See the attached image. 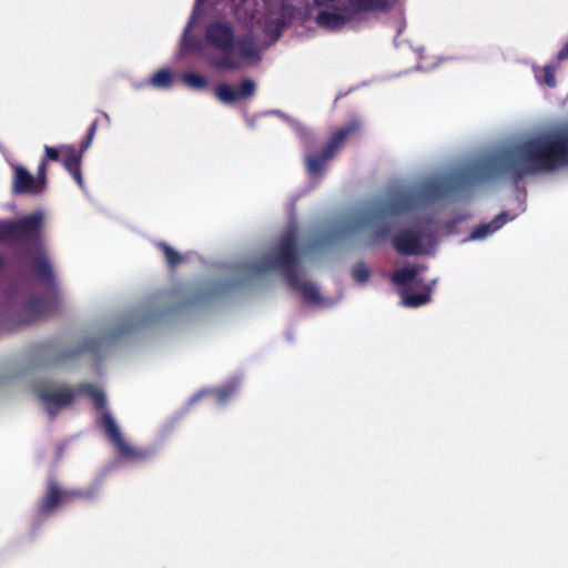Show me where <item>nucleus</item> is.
<instances>
[{
    "instance_id": "nucleus-1",
    "label": "nucleus",
    "mask_w": 568,
    "mask_h": 568,
    "mask_svg": "<svg viewBox=\"0 0 568 568\" xmlns=\"http://www.w3.org/2000/svg\"><path fill=\"white\" fill-rule=\"evenodd\" d=\"M532 173V136L507 145L494 154L470 163L445 179L423 183L418 187L397 192L371 216L354 221L351 229L357 231L384 216H398L427 207L450 194L478 183L506 178L517 184Z\"/></svg>"
},
{
    "instance_id": "nucleus-2",
    "label": "nucleus",
    "mask_w": 568,
    "mask_h": 568,
    "mask_svg": "<svg viewBox=\"0 0 568 568\" xmlns=\"http://www.w3.org/2000/svg\"><path fill=\"white\" fill-rule=\"evenodd\" d=\"M298 258L300 254L296 236L291 232L282 237L276 252L262 262L260 270L281 271L288 286L292 290L300 292L305 302L310 304H320L322 302V296L316 285L312 282L300 280Z\"/></svg>"
},
{
    "instance_id": "nucleus-3",
    "label": "nucleus",
    "mask_w": 568,
    "mask_h": 568,
    "mask_svg": "<svg viewBox=\"0 0 568 568\" xmlns=\"http://www.w3.org/2000/svg\"><path fill=\"white\" fill-rule=\"evenodd\" d=\"M205 41L221 51L224 57L215 62L217 69L237 70L241 62L232 57L234 51L242 59H258L260 52L254 41L246 36L235 37L233 24L229 21L215 20L206 24Z\"/></svg>"
},
{
    "instance_id": "nucleus-4",
    "label": "nucleus",
    "mask_w": 568,
    "mask_h": 568,
    "mask_svg": "<svg viewBox=\"0 0 568 568\" xmlns=\"http://www.w3.org/2000/svg\"><path fill=\"white\" fill-rule=\"evenodd\" d=\"M77 392L90 397L93 400L94 409L101 412L99 424L121 459L140 463L146 460L151 456L150 450L133 447L124 439L112 414L105 409L106 395L103 389L92 383H81L77 386Z\"/></svg>"
},
{
    "instance_id": "nucleus-5",
    "label": "nucleus",
    "mask_w": 568,
    "mask_h": 568,
    "mask_svg": "<svg viewBox=\"0 0 568 568\" xmlns=\"http://www.w3.org/2000/svg\"><path fill=\"white\" fill-rule=\"evenodd\" d=\"M388 8L384 0H347L344 6H338L333 11H320L315 22L322 28L336 31L349 22L365 19L369 12Z\"/></svg>"
},
{
    "instance_id": "nucleus-6",
    "label": "nucleus",
    "mask_w": 568,
    "mask_h": 568,
    "mask_svg": "<svg viewBox=\"0 0 568 568\" xmlns=\"http://www.w3.org/2000/svg\"><path fill=\"white\" fill-rule=\"evenodd\" d=\"M359 130L361 123L357 120H353L346 125L335 130L321 152L310 153L305 156L308 174L312 176L322 175L326 164L335 158L336 153L343 148L346 141Z\"/></svg>"
},
{
    "instance_id": "nucleus-7",
    "label": "nucleus",
    "mask_w": 568,
    "mask_h": 568,
    "mask_svg": "<svg viewBox=\"0 0 568 568\" xmlns=\"http://www.w3.org/2000/svg\"><path fill=\"white\" fill-rule=\"evenodd\" d=\"M34 394L51 417H54L60 408L71 404L75 395L73 389L67 385L55 386L44 382L34 386Z\"/></svg>"
},
{
    "instance_id": "nucleus-8",
    "label": "nucleus",
    "mask_w": 568,
    "mask_h": 568,
    "mask_svg": "<svg viewBox=\"0 0 568 568\" xmlns=\"http://www.w3.org/2000/svg\"><path fill=\"white\" fill-rule=\"evenodd\" d=\"M98 129V121L95 120L89 128L87 136L82 140L80 150H75L72 145H62V159L61 162L65 170L72 175L77 184L84 190L83 176L81 173V160L83 153L91 145L93 138Z\"/></svg>"
},
{
    "instance_id": "nucleus-9",
    "label": "nucleus",
    "mask_w": 568,
    "mask_h": 568,
    "mask_svg": "<svg viewBox=\"0 0 568 568\" xmlns=\"http://www.w3.org/2000/svg\"><path fill=\"white\" fill-rule=\"evenodd\" d=\"M44 215L41 211L32 212L12 221L14 242H23L39 247L42 242Z\"/></svg>"
},
{
    "instance_id": "nucleus-10",
    "label": "nucleus",
    "mask_w": 568,
    "mask_h": 568,
    "mask_svg": "<svg viewBox=\"0 0 568 568\" xmlns=\"http://www.w3.org/2000/svg\"><path fill=\"white\" fill-rule=\"evenodd\" d=\"M392 245L395 251L405 256H414L423 253V234L413 229H402L392 239Z\"/></svg>"
},
{
    "instance_id": "nucleus-11",
    "label": "nucleus",
    "mask_w": 568,
    "mask_h": 568,
    "mask_svg": "<svg viewBox=\"0 0 568 568\" xmlns=\"http://www.w3.org/2000/svg\"><path fill=\"white\" fill-rule=\"evenodd\" d=\"M256 84L252 79H243L237 89L232 88L226 83L217 84L214 93L215 97L223 103L232 104L241 99H248L255 94Z\"/></svg>"
},
{
    "instance_id": "nucleus-12",
    "label": "nucleus",
    "mask_w": 568,
    "mask_h": 568,
    "mask_svg": "<svg viewBox=\"0 0 568 568\" xmlns=\"http://www.w3.org/2000/svg\"><path fill=\"white\" fill-rule=\"evenodd\" d=\"M62 504H64L63 489L53 477L48 478L45 494L38 506L39 515L49 516Z\"/></svg>"
},
{
    "instance_id": "nucleus-13",
    "label": "nucleus",
    "mask_w": 568,
    "mask_h": 568,
    "mask_svg": "<svg viewBox=\"0 0 568 568\" xmlns=\"http://www.w3.org/2000/svg\"><path fill=\"white\" fill-rule=\"evenodd\" d=\"M12 190L18 194L38 195L43 192L34 176L23 166H16Z\"/></svg>"
},
{
    "instance_id": "nucleus-14",
    "label": "nucleus",
    "mask_w": 568,
    "mask_h": 568,
    "mask_svg": "<svg viewBox=\"0 0 568 568\" xmlns=\"http://www.w3.org/2000/svg\"><path fill=\"white\" fill-rule=\"evenodd\" d=\"M423 292L420 293H414V292H407L403 290L400 292L403 304L407 307H419L422 305L427 304L432 298V292L434 290V286L436 285V280L432 281L427 284H418Z\"/></svg>"
},
{
    "instance_id": "nucleus-15",
    "label": "nucleus",
    "mask_w": 568,
    "mask_h": 568,
    "mask_svg": "<svg viewBox=\"0 0 568 568\" xmlns=\"http://www.w3.org/2000/svg\"><path fill=\"white\" fill-rule=\"evenodd\" d=\"M426 270V266L423 264H414L410 266H404L399 270H396L392 276V282L400 287H405L412 282H416V284H420L422 281L417 280L418 274L424 272Z\"/></svg>"
},
{
    "instance_id": "nucleus-16",
    "label": "nucleus",
    "mask_w": 568,
    "mask_h": 568,
    "mask_svg": "<svg viewBox=\"0 0 568 568\" xmlns=\"http://www.w3.org/2000/svg\"><path fill=\"white\" fill-rule=\"evenodd\" d=\"M566 59H568V42L557 53L556 59L542 68V77L539 79V82L549 88H555L557 84V69L559 63Z\"/></svg>"
},
{
    "instance_id": "nucleus-17",
    "label": "nucleus",
    "mask_w": 568,
    "mask_h": 568,
    "mask_svg": "<svg viewBox=\"0 0 568 568\" xmlns=\"http://www.w3.org/2000/svg\"><path fill=\"white\" fill-rule=\"evenodd\" d=\"M508 221V213L501 212L489 223H483L473 229L469 239L481 240L499 230Z\"/></svg>"
},
{
    "instance_id": "nucleus-18",
    "label": "nucleus",
    "mask_w": 568,
    "mask_h": 568,
    "mask_svg": "<svg viewBox=\"0 0 568 568\" xmlns=\"http://www.w3.org/2000/svg\"><path fill=\"white\" fill-rule=\"evenodd\" d=\"M33 271L36 276L47 283H53L54 274L48 258L42 254H38L33 258Z\"/></svg>"
},
{
    "instance_id": "nucleus-19",
    "label": "nucleus",
    "mask_w": 568,
    "mask_h": 568,
    "mask_svg": "<svg viewBox=\"0 0 568 568\" xmlns=\"http://www.w3.org/2000/svg\"><path fill=\"white\" fill-rule=\"evenodd\" d=\"M232 286L231 283H226L222 286H219L216 288H210L207 291H204V292H200L197 294H194L193 296H191L190 298H187L183 305L184 306H187V305H193V304H200L206 300H210L214 296H217V295H221L222 293L226 292L230 287Z\"/></svg>"
},
{
    "instance_id": "nucleus-20",
    "label": "nucleus",
    "mask_w": 568,
    "mask_h": 568,
    "mask_svg": "<svg viewBox=\"0 0 568 568\" xmlns=\"http://www.w3.org/2000/svg\"><path fill=\"white\" fill-rule=\"evenodd\" d=\"M158 247L162 251L170 268L174 270L178 265H180L183 262V256L181 255V253L174 250L169 244L161 242L158 244Z\"/></svg>"
},
{
    "instance_id": "nucleus-21",
    "label": "nucleus",
    "mask_w": 568,
    "mask_h": 568,
    "mask_svg": "<svg viewBox=\"0 0 568 568\" xmlns=\"http://www.w3.org/2000/svg\"><path fill=\"white\" fill-rule=\"evenodd\" d=\"M150 83L155 88L168 89L173 84V74L168 69H161L152 75Z\"/></svg>"
},
{
    "instance_id": "nucleus-22",
    "label": "nucleus",
    "mask_w": 568,
    "mask_h": 568,
    "mask_svg": "<svg viewBox=\"0 0 568 568\" xmlns=\"http://www.w3.org/2000/svg\"><path fill=\"white\" fill-rule=\"evenodd\" d=\"M94 496V489H63L64 504H70L77 499L91 500Z\"/></svg>"
},
{
    "instance_id": "nucleus-23",
    "label": "nucleus",
    "mask_w": 568,
    "mask_h": 568,
    "mask_svg": "<svg viewBox=\"0 0 568 568\" xmlns=\"http://www.w3.org/2000/svg\"><path fill=\"white\" fill-rule=\"evenodd\" d=\"M49 310V304L39 300L32 298L26 304V311L33 318L44 315Z\"/></svg>"
},
{
    "instance_id": "nucleus-24",
    "label": "nucleus",
    "mask_w": 568,
    "mask_h": 568,
    "mask_svg": "<svg viewBox=\"0 0 568 568\" xmlns=\"http://www.w3.org/2000/svg\"><path fill=\"white\" fill-rule=\"evenodd\" d=\"M182 79L187 87L196 90H202L207 85V79L195 72H186L183 74Z\"/></svg>"
},
{
    "instance_id": "nucleus-25",
    "label": "nucleus",
    "mask_w": 568,
    "mask_h": 568,
    "mask_svg": "<svg viewBox=\"0 0 568 568\" xmlns=\"http://www.w3.org/2000/svg\"><path fill=\"white\" fill-rule=\"evenodd\" d=\"M99 345H100V341L94 338V337H90L88 339H85L82 345H80L78 348L71 351L70 353H68L64 357L65 358H72L77 355H80L82 353H88V352H95L98 348H99Z\"/></svg>"
},
{
    "instance_id": "nucleus-26",
    "label": "nucleus",
    "mask_w": 568,
    "mask_h": 568,
    "mask_svg": "<svg viewBox=\"0 0 568 568\" xmlns=\"http://www.w3.org/2000/svg\"><path fill=\"white\" fill-rule=\"evenodd\" d=\"M371 272L364 262H357L352 268V276L357 283L368 281Z\"/></svg>"
},
{
    "instance_id": "nucleus-27",
    "label": "nucleus",
    "mask_w": 568,
    "mask_h": 568,
    "mask_svg": "<svg viewBox=\"0 0 568 568\" xmlns=\"http://www.w3.org/2000/svg\"><path fill=\"white\" fill-rule=\"evenodd\" d=\"M14 242L13 225L11 220L0 221V242Z\"/></svg>"
},
{
    "instance_id": "nucleus-28",
    "label": "nucleus",
    "mask_w": 568,
    "mask_h": 568,
    "mask_svg": "<svg viewBox=\"0 0 568 568\" xmlns=\"http://www.w3.org/2000/svg\"><path fill=\"white\" fill-rule=\"evenodd\" d=\"M390 227L386 224H376L371 234V243H377L386 239L390 234Z\"/></svg>"
},
{
    "instance_id": "nucleus-29",
    "label": "nucleus",
    "mask_w": 568,
    "mask_h": 568,
    "mask_svg": "<svg viewBox=\"0 0 568 568\" xmlns=\"http://www.w3.org/2000/svg\"><path fill=\"white\" fill-rule=\"evenodd\" d=\"M47 168H48L47 159H41L39 166H38L37 176L34 178L38 182V185H40L43 191L45 190V186H47Z\"/></svg>"
},
{
    "instance_id": "nucleus-30",
    "label": "nucleus",
    "mask_w": 568,
    "mask_h": 568,
    "mask_svg": "<svg viewBox=\"0 0 568 568\" xmlns=\"http://www.w3.org/2000/svg\"><path fill=\"white\" fill-rule=\"evenodd\" d=\"M60 155H62V152H61V146L60 148H54V146H49V145H45L44 146V156L42 159H47V162L48 161H60Z\"/></svg>"
},
{
    "instance_id": "nucleus-31",
    "label": "nucleus",
    "mask_w": 568,
    "mask_h": 568,
    "mask_svg": "<svg viewBox=\"0 0 568 568\" xmlns=\"http://www.w3.org/2000/svg\"><path fill=\"white\" fill-rule=\"evenodd\" d=\"M232 393H233L232 388L219 389L216 393L219 403H224L225 400H227L231 397Z\"/></svg>"
},
{
    "instance_id": "nucleus-32",
    "label": "nucleus",
    "mask_w": 568,
    "mask_h": 568,
    "mask_svg": "<svg viewBox=\"0 0 568 568\" xmlns=\"http://www.w3.org/2000/svg\"><path fill=\"white\" fill-rule=\"evenodd\" d=\"M335 0H313L314 4L317 7H324L328 6L329 3L334 2Z\"/></svg>"
},
{
    "instance_id": "nucleus-33",
    "label": "nucleus",
    "mask_w": 568,
    "mask_h": 568,
    "mask_svg": "<svg viewBox=\"0 0 568 568\" xmlns=\"http://www.w3.org/2000/svg\"><path fill=\"white\" fill-rule=\"evenodd\" d=\"M4 266V260L2 257V255L0 254V271L3 268Z\"/></svg>"
}]
</instances>
